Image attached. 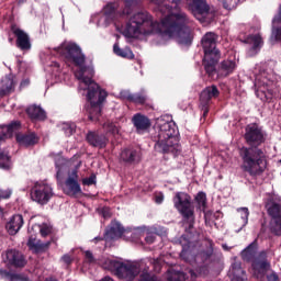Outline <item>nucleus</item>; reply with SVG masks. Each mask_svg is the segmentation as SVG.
<instances>
[{"label": "nucleus", "instance_id": "obj_1", "mask_svg": "<svg viewBox=\"0 0 281 281\" xmlns=\"http://www.w3.org/2000/svg\"><path fill=\"white\" fill-rule=\"evenodd\" d=\"M158 5L159 12L167 14L159 23L153 21V16L147 12L134 14L127 22L123 36L135 38L137 36H151L158 34L165 41L176 38L179 45H192L194 33H192V21L181 11L179 3L181 0H169L171 7L164 0H150Z\"/></svg>", "mask_w": 281, "mask_h": 281}, {"label": "nucleus", "instance_id": "obj_24", "mask_svg": "<svg viewBox=\"0 0 281 281\" xmlns=\"http://www.w3.org/2000/svg\"><path fill=\"white\" fill-rule=\"evenodd\" d=\"M16 142L20 144V146H34L35 144H38V136H36L34 133L18 134Z\"/></svg>", "mask_w": 281, "mask_h": 281}, {"label": "nucleus", "instance_id": "obj_60", "mask_svg": "<svg viewBox=\"0 0 281 281\" xmlns=\"http://www.w3.org/2000/svg\"><path fill=\"white\" fill-rule=\"evenodd\" d=\"M154 262H157V260H154Z\"/></svg>", "mask_w": 281, "mask_h": 281}, {"label": "nucleus", "instance_id": "obj_27", "mask_svg": "<svg viewBox=\"0 0 281 281\" xmlns=\"http://www.w3.org/2000/svg\"><path fill=\"white\" fill-rule=\"evenodd\" d=\"M256 85H258L257 89V95L261 98V100H271V95H273V91L268 88V86L265 85V82H261L260 79H256ZM261 93V97H260ZM263 95V97H262Z\"/></svg>", "mask_w": 281, "mask_h": 281}, {"label": "nucleus", "instance_id": "obj_37", "mask_svg": "<svg viewBox=\"0 0 281 281\" xmlns=\"http://www.w3.org/2000/svg\"><path fill=\"white\" fill-rule=\"evenodd\" d=\"M195 202L198 204V210H202V212H205V207H207V195H205L204 192H199L195 195Z\"/></svg>", "mask_w": 281, "mask_h": 281}, {"label": "nucleus", "instance_id": "obj_41", "mask_svg": "<svg viewBox=\"0 0 281 281\" xmlns=\"http://www.w3.org/2000/svg\"><path fill=\"white\" fill-rule=\"evenodd\" d=\"M38 227H40V234L41 236H43V238H45L46 236H49V234H52L53 232L52 225L46 223L40 225Z\"/></svg>", "mask_w": 281, "mask_h": 281}, {"label": "nucleus", "instance_id": "obj_47", "mask_svg": "<svg viewBox=\"0 0 281 281\" xmlns=\"http://www.w3.org/2000/svg\"><path fill=\"white\" fill-rule=\"evenodd\" d=\"M267 280L268 281H280V278L278 277V274H276V272H272L271 274H268Z\"/></svg>", "mask_w": 281, "mask_h": 281}, {"label": "nucleus", "instance_id": "obj_12", "mask_svg": "<svg viewBox=\"0 0 281 281\" xmlns=\"http://www.w3.org/2000/svg\"><path fill=\"white\" fill-rule=\"evenodd\" d=\"M65 194L68 196H76V194H82L80 183H78V170H72L66 180V188L64 189Z\"/></svg>", "mask_w": 281, "mask_h": 281}, {"label": "nucleus", "instance_id": "obj_32", "mask_svg": "<svg viewBox=\"0 0 281 281\" xmlns=\"http://www.w3.org/2000/svg\"><path fill=\"white\" fill-rule=\"evenodd\" d=\"M195 280H196V273H194L193 270H189L188 274L183 272H178L168 279V281H195Z\"/></svg>", "mask_w": 281, "mask_h": 281}, {"label": "nucleus", "instance_id": "obj_13", "mask_svg": "<svg viewBox=\"0 0 281 281\" xmlns=\"http://www.w3.org/2000/svg\"><path fill=\"white\" fill-rule=\"evenodd\" d=\"M5 257L8 265H11V267L23 268L27 265V260H25L23 254L16 249L7 250Z\"/></svg>", "mask_w": 281, "mask_h": 281}, {"label": "nucleus", "instance_id": "obj_44", "mask_svg": "<svg viewBox=\"0 0 281 281\" xmlns=\"http://www.w3.org/2000/svg\"><path fill=\"white\" fill-rule=\"evenodd\" d=\"M120 98H121V100H127L128 102H132L133 93H131V91H128V90H122L120 92Z\"/></svg>", "mask_w": 281, "mask_h": 281}, {"label": "nucleus", "instance_id": "obj_36", "mask_svg": "<svg viewBox=\"0 0 281 281\" xmlns=\"http://www.w3.org/2000/svg\"><path fill=\"white\" fill-rule=\"evenodd\" d=\"M250 41L252 43V47L249 49L248 55L254 56V54L258 52V47H261L262 45V37L260 35H252Z\"/></svg>", "mask_w": 281, "mask_h": 281}, {"label": "nucleus", "instance_id": "obj_59", "mask_svg": "<svg viewBox=\"0 0 281 281\" xmlns=\"http://www.w3.org/2000/svg\"><path fill=\"white\" fill-rule=\"evenodd\" d=\"M204 115H207V110L204 112Z\"/></svg>", "mask_w": 281, "mask_h": 281}, {"label": "nucleus", "instance_id": "obj_30", "mask_svg": "<svg viewBox=\"0 0 281 281\" xmlns=\"http://www.w3.org/2000/svg\"><path fill=\"white\" fill-rule=\"evenodd\" d=\"M236 69V60L226 59L221 63L220 72L222 76H229Z\"/></svg>", "mask_w": 281, "mask_h": 281}, {"label": "nucleus", "instance_id": "obj_40", "mask_svg": "<svg viewBox=\"0 0 281 281\" xmlns=\"http://www.w3.org/2000/svg\"><path fill=\"white\" fill-rule=\"evenodd\" d=\"M225 10H234L238 5V0H220Z\"/></svg>", "mask_w": 281, "mask_h": 281}, {"label": "nucleus", "instance_id": "obj_3", "mask_svg": "<svg viewBox=\"0 0 281 281\" xmlns=\"http://www.w3.org/2000/svg\"><path fill=\"white\" fill-rule=\"evenodd\" d=\"M245 131L246 143L251 147H241L239 149L240 168L250 177H261L267 170V156L262 149L254 146H260L265 142V134L255 123L247 125Z\"/></svg>", "mask_w": 281, "mask_h": 281}, {"label": "nucleus", "instance_id": "obj_4", "mask_svg": "<svg viewBox=\"0 0 281 281\" xmlns=\"http://www.w3.org/2000/svg\"><path fill=\"white\" fill-rule=\"evenodd\" d=\"M156 128L158 130V142L155 150L164 155L171 154L177 157L181 153V145L177 137V128L175 122L170 121V116L165 115L156 120Z\"/></svg>", "mask_w": 281, "mask_h": 281}, {"label": "nucleus", "instance_id": "obj_25", "mask_svg": "<svg viewBox=\"0 0 281 281\" xmlns=\"http://www.w3.org/2000/svg\"><path fill=\"white\" fill-rule=\"evenodd\" d=\"M257 251H258V244L255 240L241 251L243 260H245L246 262H254V260H256Z\"/></svg>", "mask_w": 281, "mask_h": 281}, {"label": "nucleus", "instance_id": "obj_49", "mask_svg": "<svg viewBox=\"0 0 281 281\" xmlns=\"http://www.w3.org/2000/svg\"><path fill=\"white\" fill-rule=\"evenodd\" d=\"M102 215L104 218H110L111 217V210L109 207H104L102 210Z\"/></svg>", "mask_w": 281, "mask_h": 281}, {"label": "nucleus", "instance_id": "obj_57", "mask_svg": "<svg viewBox=\"0 0 281 281\" xmlns=\"http://www.w3.org/2000/svg\"><path fill=\"white\" fill-rule=\"evenodd\" d=\"M54 66L55 67H60V65H58V63H54Z\"/></svg>", "mask_w": 281, "mask_h": 281}, {"label": "nucleus", "instance_id": "obj_35", "mask_svg": "<svg viewBox=\"0 0 281 281\" xmlns=\"http://www.w3.org/2000/svg\"><path fill=\"white\" fill-rule=\"evenodd\" d=\"M180 245L182 247L180 256L183 258V260H188V256L190 255V245H192V241L190 238L186 237V235H182L180 237Z\"/></svg>", "mask_w": 281, "mask_h": 281}, {"label": "nucleus", "instance_id": "obj_18", "mask_svg": "<svg viewBox=\"0 0 281 281\" xmlns=\"http://www.w3.org/2000/svg\"><path fill=\"white\" fill-rule=\"evenodd\" d=\"M228 276L232 281H245L247 280V273L243 269L240 261H234L229 269Z\"/></svg>", "mask_w": 281, "mask_h": 281}, {"label": "nucleus", "instance_id": "obj_15", "mask_svg": "<svg viewBox=\"0 0 281 281\" xmlns=\"http://www.w3.org/2000/svg\"><path fill=\"white\" fill-rule=\"evenodd\" d=\"M86 139L88 144L94 148H106V145L109 144V137L99 132H89L86 136Z\"/></svg>", "mask_w": 281, "mask_h": 281}, {"label": "nucleus", "instance_id": "obj_16", "mask_svg": "<svg viewBox=\"0 0 281 281\" xmlns=\"http://www.w3.org/2000/svg\"><path fill=\"white\" fill-rule=\"evenodd\" d=\"M132 122L137 133H146L150 128V119L142 113L134 114Z\"/></svg>", "mask_w": 281, "mask_h": 281}, {"label": "nucleus", "instance_id": "obj_31", "mask_svg": "<svg viewBox=\"0 0 281 281\" xmlns=\"http://www.w3.org/2000/svg\"><path fill=\"white\" fill-rule=\"evenodd\" d=\"M27 247L35 251V254H38L40 251H43L44 249H47L49 247V243H42L41 240H36V238H29Z\"/></svg>", "mask_w": 281, "mask_h": 281}, {"label": "nucleus", "instance_id": "obj_7", "mask_svg": "<svg viewBox=\"0 0 281 281\" xmlns=\"http://www.w3.org/2000/svg\"><path fill=\"white\" fill-rule=\"evenodd\" d=\"M139 262H120L116 260L106 259L103 263V269L113 271L120 280L132 281L139 276Z\"/></svg>", "mask_w": 281, "mask_h": 281}, {"label": "nucleus", "instance_id": "obj_2", "mask_svg": "<svg viewBox=\"0 0 281 281\" xmlns=\"http://www.w3.org/2000/svg\"><path fill=\"white\" fill-rule=\"evenodd\" d=\"M57 53L64 56L66 60L75 63L79 69L75 71V77L79 80V89L88 91L87 100L90 102L89 119L93 122L99 120L102 113V102L106 100V91L100 90V86L93 81V68L85 66V54L76 43H64L57 48Z\"/></svg>", "mask_w": 281, "mask_h": 281}, {"label": "nucleus", "instance_id": "obj_23", "mask_svg": "<svg viewBox=\"0 0 281 281\" xmlns=\"http://www.w3.org/2000/svg\"><path fill=\"white\" fill-rule=\"evenodd\" d=\"M16 83L14 82V79L12 77H4L0 81V98H3V95H8L14 91V87Z\"/></svg>", "mask_w": 281, "mask_h": 281}, {"label": "nucleus", "instance_id": "obj_54", "mask_svg": "<svg viewBox=\"0 0 281 281\" xmlns=\"http://www.w3.org/2000/svg\"><path fill=\"white\" fill-rule=\"evenodd\" d=\"M162 201H164V198H162V196L156 198V203H162Z\"/></svg>", "mask_w": 281, "mask_h": 281}, {"label": "nucleus", "instance_id": "obj_5", "mask_svg": "<svg viewBox=\"0 0 281 281\" xmlns=\"http://www.w3.org/2000/svg\"><path fill=\"white\" fill-rule=\"evenodd\" d=\"M216 41L218 36L213 32L206 33L201 40L204 49V69L209 76L216 71V65L221 60V50L216 48Z\"/></svg>", "mask_w": 281, "mask_h": 281}, {"label": "nucleus", "instance_id": "obj_45", "mask_svg": "<svg viewBox=\"0 0 281 281\" xmlns=\"http://www.w3.org/2000/svg\"><path fill=\"white\" fill-rule=\"evenodd\" d=\"M10 196H12V190L10 189L0 190V199H10Z\"/></svg>", "mask_w": 281, "mask_h": 281}, {"label": "nucleus", "instance_id": "obj_19", "mask_svg": "<svg viewBox=\"0 0 281 281\" xmlns=\"http://www.w3.org/2000/svg\"><path fill=\"white\" fill-rule=\"evenodd\" d=\"M21 227H23V215L19 214L13 215L5 225L7 232L10 234V236H15V234H19Z\"/></svg>", "mask_w": 281, "mask_h": 281}, {"label": "nucleus", "instance_id": "obj_26", "mask_svg": "<svg viewBox=\"0 0 281 281\" xmlns=\"http://www.w3.org/2000/svg\"><path fill=\"white\" fill-rule=\"evenodd\" d=\"M218 88H216V86H211L205 88L201 94H200V100L201 102H203L204 104H207V102L210 100H212V98H218Z\"/></svg>", "mask_w": 281, "mask_h": 281}, {"label": "nucleus", "instance_id": "obj_28", "mask_svg": "<svg viewBox=\"0 0 281 281\" xmlns=\"http://www.w3.org/2000/svg\"><path fill=\"white\" fill-rule=\"evenodd\" d=\"M259 258H262V260L260 259H255L252 262V269H255V271H265L267 269H269L270 265L269 261H267V251H261L259 254Z\"/></svg>", "mask_w": 281, "mask_h": 281}, {"label": "nucleus", "instance_id": "obj_42", "mask_svg": "<svg viewBox=\"0 0 281 281\" xmlns=\"http://www.w3.org/2000/svg\"><path fill=\"white\" fill-rule=\"evenodd\" d=\"M147 98L144 93H135V94H132V101L131 102H134L135 104H144V102H146Z\"/></svg>", "mask_w": 281, "mask_h": 281}, {"label": "nucleus", "instance_id": "obj_17", "mask_svg": "<svg viewBox=\"0 0 281 281\" xmlns=\"http://www.w3.org/2000/svg\"><path fill=\"white\" fill-rule=\"evenodd\" d=\"M125 229L120 222H112L110 228L104 234V240H117V238H122Z\"/></svg>", "mask_w": 281, "mask_h": 281}, {"label": "nucleus", "instance_id": "obj_53", "mask_svg": "<svg viewBox=\"0 0 281 281\" xmlns=\"http://www.w3.org/2000/svg\"><path fill=\"white\" fill-rule=\"evenodd\" d=\"M222 248H223L225 251H229V249H232V247L227 246L226 244H223V245H222Z\"/></svg>", "mask_w": 281, "mask_h": 281}, {"label": "nucleus", "instance_id": "obj_48", "mask_svg": "<svg viewBox=\"0 0 281 281\" xmlns=\"http://www.w3.org/2000/svg\"><path fill=\"white\" fill-rule=\"evenodd\" d=\"M145 240L148 245H153V243H155V235L149 234L145 237Z\"/></svg>", "mask_w": 281, "mask_h": 281}, {"label": "nucleus", "instance_id": "obj_11", "mask_svg": "<svg viewBox=\"0 0 281 281\" xmlns=\"http://www.w3.org/2000/svg\"><path fill=\"white\" fill-rule=\"evenodd\" d=\"M11 31L16 37L15 45L22 52L32 49V42H30V35L18 26H12Z\"/></svg>", "mask_w": 281, "mask_h": 281}, {"label": "nucleus", "instance_id": "obj_21", "mask_svg": "<svg viewBox=\"0 0 281 281\" xmlns=\"http://www.w3.org/2000/svg\"><path fill=\"white\" fill-rule=\"evenodd\" d=\"M142 159V154L137 149H124L121 153V161L125 164H135V161H139Z\"/></svg>", "mask_w": 281, "mask_h": 281}, {"label": "nucleus", "instance_id": "obj_9", "mask_svg": "<svg viewBox=\"0 0 281 281\" xmlns=\"http://www.w3.org/2000/svg\"><path fill=\"white\" fill-rule=\"evenodd\" d=\"M21 128L20 122H13L9 125L0 126V142L1 139H8L12 134ZM12 162L10 161V156L8 154L0 153V168L3 170H10Z\"/></svg>", "mask_w": 281, "mask_h": 281}, {"label": "nucleus", "instance_id": "obj_14", "mask_svg": "<svg viewBox=\"0 0 281 281\" xmlns=\"http://www.w3.org/2000/svg\"><path fill=\"white\" fill-rule=\"evenodd\" d=\"M267 212L272 221L276 223L279 232H281V204L269 200L266 204Z\"/></svg>", "mask_w": 281, "mask_h": 281}, {"label": "nucleus", "instance_id": "obj_34", "mask_svg": "<svg viewBox=\"0 0 281 281\" xmlns=\"http://www.w3.org/2000/svg\"><path fill=\"white\" fill-rule=\"evenodd\" d=\"M113 52L116 54V56H121V58H128L130 60L135 58V54H133V50H131L130 47L120 48V45L114 44Z\"/></svg>", "mask_w": 281, "mask_h": 281}, {"label": "nucleus", "instance_id": "obj_46", "mask_svg": "<svg viewBox=\"0 0 281 281\" xmlns=\"http://www.w3.org/2000/svg\"><path fill=\"white\" fill-rule=\"evenodd\" d=\"M83 186H93L95 183V176H90L89 178H85L82 180Z\"/></svg>", "mask_w": 281, "mask_h": 281}, {"label": "nucleus", "instance_id": "obj_22", "mask_svg": "<svg viewBox=\"0 0 281 281\" xmlns=\"http://www.w3.org/2000/svg\"><path fill=\"white\" fill-rule=\"evenodd\" d=\"M206 250H203L195 256L196 262H209V260H212V256H214V241L206 239Z\"/></svg>", "mask_w": 281, "mask_h": 281}, {"label": "nucleus", "instance_id": "obj_6", "mask_svg": "<svg viewBox=\"0 0 281 281\" xmlns=\"http://www.w3.org/2000/svg\"><path fill=\"white\" fill-rule=\"evenodd\" d=\"M173 207L178 210L179 214L188 223L189 227L186 228L187 234H192L194 228V205H192V196L186 192H176L173 196Z\"/></svg>", "mask_w": 281, "mask_h": 281}, {"label": "nucleus", "instance_id": "obj_33", "mask_svg": "<svg viewBox=\"0 0 281 281\" xmlns=\"http://www.w3.org/2000/svg\"><path fill=\"white\" fill-rule=\"evenodd\" d=\"M103 12H104V14L100 19V22L104 21V26L106 27V25H109V23H111V21H113V19H115V7H113V4H108L104 8Z\"/></svg>", "mask_w": 281, "mask_h": 281}, {"label": "nucleus", "instance_id": "obj_50", "mask_svg": "<svg viewBox=\"0 0 281 281\" xmlns=\"http://www.w3.org/2000/svg\"><path fill=\"white\" fill-rule=\"evenodd\" d=\"M61 260H63V262H64L65 265H71V256H69V255H64V256L61 257Z\"/></svg>", "mask_w": 281, "mask_h": 281}, {"label": "nucleus", "instance_id": "obj_29", "mask_svg": "<svg viewBox=\"0 0 281 281\" xmlns=\"http://www.w3.org/2000/svg\"><path fill=\"white\" fill-rule=\"evenodd\" d=\"M272 36L277 41H281V4L279 8V13L272 20Z\"/></svg>", "mask_w": 281, "mask_h": 281}, {"label": "nucleus", "instance_id": "obj_55", "mask_svg": "<svg viewBox=\"0 0 281 281\" xmlns=\"http://www.w3.org/2000/svg\"><path fill=\"white\" fill-rule=\"evenodd\" d=\"M21 85H30V81H24Z\"/></svg>", "mask_w": 281, "mask_h": 281}, {"label": "nucleus", "instance_id": "obj_8", "mask_svg": "<svg viewBox=\"0 0 281 281\" xmlns=\"http://www.w3.org/2000/svg\"><path fill=\"white\" fill-rule=\"evenodd\" d=\"M54 196V189L52 186L44 182H36L31 189V199L40 205H47Z\"/></svg>", "mask_w": 281, "mask_h": 281}, {"label": "nucleus", "instance_id": "obj_20", "mask_svg": "<svg viewBox=\"0 0 281 281\" xmlns=\"http://www.w3.org/2000/svg\"><path fill=\"white\" fill-rule=\"evenodd\" d=\"M26 113L31 120H37L38 122L47 120V113L40 105L29 106Z\"/></svg>", "mask_w": 281, "mask_h": 281}, {"label": "nucleus", "instance_id": "obj_39", "mask_svg": "<svg viewBox=\"0 0 281 281\" xmlns=\"http://www.w3.org/2000/svg\"><path fill=\"white\" fill-rule=\"evenodd\" d=\"M103 130L110 135H117L119 133L117 126L109 121L103 124Z\"/></svg>", "mask_w": 281, "mask_h": 281}, {"label": "nucleus", "instance_id": "obj_58", "mask_svg": "<svg viewBox=\"0 0 281 281\" xmlns=\"http://www.w3.org/2000/svg\"><path fill=\"white\" fill-rule=\"evenodd\" d=\"M93 240H94V241H97V240H102V238L95 237Z\"/></svg>", "mask_w": 281, "mask_h": 281}, {"label": "nucleus", "instance_id": "obj_10", "mask_svg": "<svg viewBox=\"0 0 281 281\" xmlns=\"http://www.w3.org/2000/svg\"><path fill=\"white\" fill-rule=\"evenodd\" d=\"M187 5L198 21L205 23L210 14V5L205 0H187Z\"/></svg>", "mask_w": 281, "mask_h": 281}, {"label": "nucleus", "instance_id": "obj_56", "mask_svg": "<svg viewBox=\"0 0 281 281\" xmlns=\"http://www.w3.org/2000/svg\"><path fill=\"white\" fill-rule=\"evenodd\" d=\"M134 0H125L126 3H131L133 2Z\"/></svg>", "mask_w": 281, "mask_h": 281}, {"label": "nucleus", "instance_id": "obj_38", "mask_svg": "<svg viewBox=\"0 0 281 281\" xmlns=\"http://www.w3.org/2000/svg\"><path fill=\"white\" fill-rule=\"evenodd\" d=\"M237 212L241 220L240 229H243V227H246L247 223H249V209L248 207H239V209H237Z\"/></svg>", "mask_w": 281, "mask_h": 281}, {"label": "nucleus", "instance_id": "obj_43", "mask_svg": "<svg viewBox=\"0 0 281 281\" xmlns=\"http://www.w3.org/2000/svg\"><path fill=\"white\" fill-rule=\"evenodd\" d=\"M64 132H65V135H67V137L74 135V133H76V124H74V123H66L64 125Z\"/></svg>", "mask_w": 281, "mask_h": 281}, {"label": "nucleus", "instance_id": "obj_51", "mask_svg": "<svg viewBox=\"0 0 281 281\" xmlns=\"http://www.w3.org/2000/svg\"><path fill=\"white\" fill-rule=\"evenodd\" d=\"M85 254H86L87 260H89V262H93V260H94L93 259V254L89 250H87Z\"/></svg>", "mask_w": 281, "mask_h": 281}, {"label": "nucleus", "instance_id": "obj_52", "mask_svg": "<svg viewBox=\"0 0 281 281\" xmlns=\"http://www.w3.org/2000/svg\"><path fill=\"white\" fill-rule=\"evenodd\" d=\"M57 168V179H60V177H63V171L60 170V167H58V165H56Z\"/></svg>", "mask_w": 281, "mask_h": 281}]
</instances>
